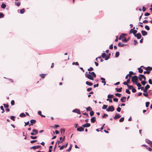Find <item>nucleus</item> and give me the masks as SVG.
Instances as JSON below:
<instances>
[{"label":"nucleus","mask_w":152,"mask_h":152,"mask_svg":"<svg viewBox=\"0 0 152 152\" xmlns=\"http://www.w3.org/2000/svg\"><path fill=\"white\" fill-rule=\"evenodd\" d=\"M150 88V86L148 84L145 87L144 90V92L146 93L147 92V90L148 88Z\"/></svg>","instance_id":"obj_13"},{"label":"nucleus","mask_w":152,"mask_h":152,"mask_svg":"<svg viewBox=\"0 0 152 152\" xmlns=\"http://www.w3.org/2000/svg\"><path fill=\"white\" fill-rule=\"evenodd\" d=\"M124 117H123L121 118L119 120V121L120 122H123L124 120Z\"/></svg>","instance_id":"obj_50"},{"label":"nucleus","mask_w":152,"mask_h":152,"mask_svg":"<svg viewBox=\"0 0 152 152\" xmlns=\"http://www.w3.org/2000/svg\"><path fill=\"white\" fill-rule=\"evenodd\" d=\"M4 106V107H5V108H8V107H9V105L8 104H3Z\"/></svg>","instance_id":"obj_57"},{"label":"nucleus","mask_w":152,"mask_h":152,"mask_svg":"<svg viewBox=\"0 0 152 152\" xmlns=\"http://www.w3.org/2000/svg\"><path fill=\"white\" fill-rule=\"evenodd\" d=\"M121 108L120 107H118L116 109L117 111L118 112H120L121 111Z\"/></svg>","instance_id":"obj_56"},{"label":"nucleus","mask_w":152,"mask_h":152,"mask_svg":"<svg viewBox=\"0 0 152 152\" xmlns=\"http://www.w3.org/2000/svg\"><path fill=\"white\" fill-rule=\"evenodd\" d=\"M113 95H108L107 96V97L108 98L111 99L113 98Z\"/></svg>","instance_id":"obj_48"},{"label":"nucleus","mask_w":152,"mask_h":152,"mask_svg":"<svg viewBox=\"0 0 152 152\" xmlns=\"http://www.w3.org/2000/svg\"><path fill=\"white\" fill-rule=\"evenodd\" d=\"M142 67H140L138 68L137 69L138 70V72L140 73H142L143 70L141 68Z\"/></svg>","instance_id":"obj_22"},{"label":"nucleus","mask_w":152,"mask_h":152,"mask_svg":"<svg viewBox=\"0 0 152 152\" xmlns=\"http://www.w3.org/2000/svg\"><path fill=\"white\" fill-rule=\"evenodd\" d=\"M4 15L2 12H0V18H2L4 17Z\"/></svg>","instance_id":"obj_40"},{"label":"nucleus","mask_w":152,"mask_h":152,"mask_svg":"<svg viewBox=\"0 0 152 152\" xmlns=\"http://www.w3.org/2000/svg\"><path fill=\"white\" fill-rule=\"evenodd\" d=\"M87 73V72H86V73L85 74L86 77L91 80H93V77L91 75L89 74H86Z\"/></svg>","instance_id":"obj_4"},{"label":"nucleus","mask_w":152,"mask_h":152,"mask_svg":"<svg viewBox=\"0 0 152 152\" xmlns=\"http://www.w3.org/2000/svg\"><path fill=\"white\" fill-rule=\"evenodd\" d=\"M150 15V13L149 12H147L144 14V15L146 16H148Z\"/></svg>","instance_id":"obj_59"},{"label":"nucleus","mask_w":152,"mask_h":152,"mask_svg":"<svg viewBox=\"0 0 152 152\" xmlns=\"http://www.w3.org/2000/svg\"><path fill=\"white\" fill-rule=\"evenodd\" d=\"M100 79L102 80V83H103L104 86L106 83V82L105 81V79L103 77H101L100 78Z\"/></svg>","instance_id":"obj_18"},{"label":"nucleus","mask_w":152,"mask_h":152,"mask_svg":"<svg viewBox=\"0 0 152 152\" xmlns=\"http://www.w3.org/2000/svg\"><path fill=\"white\" fill-rule=\"evenodd\" d=\"M30 138L32 139H35L37 138V137L36 136H30Z\"/></svg>","instance_id":"obj_49"},{"label":"nucleus","mask_w":152,"mask_h":152,"mask_svg":"<svg viewBox=\"0 0 152 152\" xmlns=\"http://www.w3.org/2000/svg\"><path fill=\"white\" fill-rule=\"evenodd\" d=\"M91 121L92 123H94L96 121V118L95 117H92L91 119Z\"/></svg>","instance_id":"obj_19"},{"label":"nucleus","mask_w":152,"mask_h":152,"mask_svg":"<svg viewBox=\"0 0 152 152\" xmlns=\"http://www.w3.org/2000/svg\"><path fill=\"white\" fill-rule=\"evenodd\" d=\"M135 84V85H136L138 87H140L142 86L141 85V84H140V83H138V82H136Z\"/></svg>","instance_id":"obj_42"},{"label":"nucleus","mask_w":152,"mask_h":152,"mask_svg":"<svg viewBox=\"0 0 152 152\" xmlns=\"http://www.w3.org/2000/svg\"><path fill=\"white\" fill-rule=\"evenodd\" d=\"M82 126L84 128L88 127L91 126V124L89 123H86L85 124L82 125Z\"/></svg>","instance_id":"obj_9"},{"label":"nucleus","mask_w":152,"mask_h":152,"mask_svg":"<svg viewBox=\"0 0 152 152\" xmlns=\"http://www.w3.org/2000/svg\"><path fill=\"white\" fill-rule=\"evenodd\" d=\"M32 131V132L30 133L32 135H36L38 133L37 130L36 129H33Z\"/></svg>","instance_id":"obj_5"},{"label":"nucleus","mask_w":152,"mask_h":152,"mask_svg":"<svg viewBox=\"0 0 152 152\" xmlns=\"http://www.w3.org/2000/svg\"><path fill=\"white\" fill-rule=\"evenodd\" d=\"M134 36L137 37V39H140L142 37V35L140 33H137L136 34H135Z\"/></svg>","instance_id":"obj_7"},{"label":"nucleus","mask_w":152,"mask_h":152,"mask_svg":"<svg viewBox=\"0 0 152 152\" xmlns=\"http://www.w3.org/2000/svg\"><path fill=\"white\" fill-rule=\"evenodd\" d=\"M62 139V137H60L59 138L60 140H58L57 141V143H58V144H59L60 143H61L63 142V141H62V140H61Z\"/></svg>","instance_id":"obj_20"},{"label":"nucleus","mask_w":152,"mask_h":152,"mask_svg":"<svg viewBox=\"0 0 152 152\" xmlns=\"http://www.w3.org/2000/svg\"><path fill=\"white\" fill-rule=\"evenodd\" d=\"M46 74H40L39 75V76L42 78H44L45 76H46Z\"/></svg>","instance_id":"obj_29"},{"label":"nucleus","mask_w":152,"mask_h":152,"mask_svg":"<svg viewBox=\"0 0 152 152\" xmlns=\"http://www.w3.org/2000/svg\"><path fill=\"white\" fill-rule=\"evenodd\" d=\"M77 130L79 132H83L84 130V129L83 128V127L82 126H80L77 128Z\"/></svg>","instance_id":"obj_10"},{"label":"nucleus","mask_w":152,"mask_h":152,"mask_svg":"<svg viewBox=\"0 0 152 152\" xmlns=\"http://www.w3.org/2000/svg\"><path fill=\"white\" fill-rule=\"evenodd\" d=\"M150 104V102H145V106L146 107H148Z\"/></svg>","instance_id":"obj_51"},{"label":"nucleus","mask_w":152,"mask_h":152,"mask_svg":"<svg viewBox=\"0 0 152 152\" xmlns=\"http://www.w3.org/2000/svg\"><path fill=\"white\" fill-rule=\"evenodd\" d=\"M31 123L32 124H35L36 122V121L35 120L32 119L30 121Z\"/></svg>","instance_id":"obj_30"},{"label":"nucleus","mask_w":152,"mask_h":152,"mask_svg":"<svg viewBox=\"0 0 152 152\" xmlns=\"http://www.w3.org/2000/svg\"><path fill=\"white\" fill-rule=\"evenodd\" d=\"M87 111H91L92 110V108L90 106H88V107L86 108Z\"/></svg>","instance_id":"obj_38"},{"label":"nucleus","mask_w":152,"mask_h":152,"mask_svg":"<svg viewBox=\"0 0 152 152\" xmlns=\"http://www.w3.org/2000/svg\"><path fill=\"white\" fill-rule=\"evenodd\" d=\"M132 91L133 93H135L136 92V90L133 87L132 89Z\"/></svg>","instance_id":"obj_58"},{"label":"nucleus","mask_w":152,"mask_h":152,"mask_svg":"<svg viewBox=\"0 0 152 152\" xmlns=\"http://www.w3.org/2000/svg\"><path fill=\"white\" fill-rule=\"evenodd\" d=\"M127 45V44H123L122 42H119L118 44V46L119 47H124Z\"/></svg>","instance_id":"obj_12"},{"label":"nucleus","mask_w":152,"mask_h":152,"mask_svg":"<svg viewBox=\"0 0 152 152\" xmlns=\"http://www.w3.org/2000/svg\"><path fill=\"white\" fill-rule=\"evenodd\" d=\"M141 33L142 35L143 36H145L147 34V32L145 30H142Z\"/></svg>","instance_id":"obj_15"},{"label":"nucleus","mask_w":152,"mask_h":152,"mask_svg":"<svg viewBox=\"0 0 152 152\" xmlns=\"http://www.w3.org/2000/svg\"><path fill=\"white\" fill-rule=\"evenodd\" d=\"M122 41L123 42H125V43H126V42H127L126 38L125 37H124V38H123V39H122Z\"/></svg>","instance_id":"obj_36"},{"label":"nucleus","mask_w":152,"mask_h":152,"mask_svg":"<svg viewBox=\"0 0 152 152\" xmlns=\"http://www.w3.org/2000/svg\"><path fill=\"white\" fill-rule=\"evenodd\" d=\"M137 32V30H133V34L134 36L135 35V34H137L136 33Z\"/></svg>","instance_id":"obj_52"},{"label":"nucleus","mask_w":152,"mask_h":152,"mask_svg":"<svg viewBox=\"0 0 152 152\" xmlns=\"http://www.w3.org/2000/svg\"><path fill=\"white\" fill-rule=\"evenodd\" d=\"M72 65H75V66H78L79 65V63H78L77 62H73L72 63Z\"/></svg>","instance_id":"obj_35"},{"label":"nucleus","mask_w":152,"mask_h":152,"mask_svg":"<svg viewBox=\"0 0 152 152\" xmlns=\"http://www.w3.org/2000/svg\"><path fill=\"white\" fill-rule=\"evenodd\" d=\"M91 75L93 77H95L96 75V74L95 73L93 72H92L91 73Z\"/></svg>","instance_id":"obj_37"},{"label":"nucleus","mask_w":152,"mask_h":152,"mask_svg":"<svg viewBox=\"0 0 152 152\" xmlns=\"http://www.w3.org/2000/svg\"><path fill=\"white\" fill-rule=\"evenodd\" d=\"M68 145V143L67 142L65 145H63L61 146L60 148V150H63L64 148H66Z\"/></svg>","instance_id":"obj_17"},{"label":"nucleus","mask_w":152,"mask_h":152,"mask_svg":"<svg viewBox=\"0 0 152 152\" xmlns=\"http://www.w3.org/2000/svg\"><path fill=\"white\" fill-rule=\"evenodd\" d=\"M108 116V115L106 114H104L102 115V118H105Z\"/></svg>","instance_id":"obj_45"},{"label":"nucleus","mask_w":152,"mask_h":152,"mask_svg":"<svg viewBox=\"0 0 152 152\" xmlns=\"http://www.w3.org/2000/svg\"><path fill=\"white\" fill-rule=\"evenodd\" d=\"M109 48L110 49H112L113 48V44L110 45L109 47Z\"/></svg>","instance_id":"obj_62"},{"label":"nucleus","mask_w":152,"mask_h":152,"mask_svg":"<svg viewBox=\"0 0 152 152\" xmlns=\"http://www.w3.org/2000/svg\"><path fill=\"white\" fill-rule=\"evenodd\" d=\"M86 84L87 85L89 86H92L93 85V83H92L88 82V81H86Z\"/></svg>","instance_id":"obj_25"},{"label":"nucleus","mask_w":152,"mask_h":152,"mask_svg":"<svg viewBox=\"0 0 152 152\" xmlns=\"http://www.w3.org/2000/svg\"><path fill=\"white\" fill-rule=\"evenodd\" d=\"M122 87H121L118 88H115V90L117 92H121L122 91Z\"/></svg>","instance_id":"obj_23"},{"label":"nucleus","mask_w":152,"mask_h":152,"mask_svg":"<svg viewBox=\"0 0 152 152\" xmlns=\"http://www.w3.org/2000/svg\"><path fill=\"white\" fill-rule=\"evenodd\" d=\"M145 28L148 31H149L150 29V27L147 25H146L145 26Z\"/></svg>","instance_id":"obj_34"},{"label":"nucleus","mask_w":152,"mask_h":152,"mask_svg":"<svg viewBox=\"0 0 152 152\" xmlns=\"http://www.w3.org/2000/svg\"><path fill=\"white\" fill-rule=\"evenodd\" d=\"M121 116L119 114L116 113V114L115 115V116L113 117V118L115 120H116L117 119L121 118Z\"/></svg>","instance_id":"obj_14"},{"label":"nucleus","mask_w":152,"mask_h":152,"mask_svg":"<svg viewBox=\"0 0 152 152\" xmlns=\"http://www.w3.org/2000/svg\"><path fill=\"white\" fill-rule=\"evenodd\" d=\"M115 110V108L113 106L111 105L109 106L108 108L106 109V111L107 112H113Z\"/></svg>","instance_id":"obj_3"},{"label":"nucleus","mask_w":152,"mask_h":152,"mask_svg":"<svg viewBox=\"0 0 152 152\" xmlns=\"http://www.w3.org/2000/svg\"><path fill=\"white\" fill-rule=\"evenodd\" d=\"M115 95L117 96L120 97L121 95V94L119 93H115Z\"/></svg>","instance_id":"obj_54"},{"label":"nucleus","mask_w":152,"mask_h":152,"mask_svg":"<svg viewBox=\"0 0 152 152\" xmlns=\"http://www.w3.org/2000/svg\"><path fill=\"white\" fill-rule=\"evenodd\" d=\"M126 34L125 33H122L120 36L119 38V40H121V39H123L125 37V36L126 35Z\"/></svg>","instance_id":"obj_8"},{"label":"nucleus","mask_w":152,"mask_h":152,"mask_svg":"<svg viewBox=\"0 0 152 152\" xmlns=\"http://www.w3.org/2000/svg\"><path fill=\"white\" fill-rule=\"evenodd\" d=\"M19 116L21 117H24L26 116V115L24 113H22L20 114Z\"/></svg>","instance_id":"obj_32"},{"label":"nucleus","mask_w":152,"mask_h":152,"mask_svg":"<svg viewBox=\"0 0 152 152\" xmlns=\"http://www.w3.org/2000/svg\"><path fill=\"white\" fill-rule=\"evenodd\" d=\"M0 108L2 110V111L1 112L2 113H4V108L2 106H1Z\"/></svg>","instance_id":"obj_47"},{"label":"nucleus","mask_w":152,"mask_h":152,"mask_svg":"<svg viewBox=\"0 0 152 152\" xmlns=\"http://www.w3.org/2000/svg\"><path fill=\"white\" fill-rule=\"evenodd\" d=\"M118 39H119L118 36H116V39L115 40V42H117L118 41Z\"/></svg>","instance_id":"obj_61"},{"label":"nucleus","mask_w":152,"mask_h":152,"mask_svg":"<svg viewBox=\"0 0 152 152\" xmlns=\"http://www.w3.org/2000/svg\"><path fill=\"white\" fill-rule=\"evenodd\" d=\"M15 117L14 116H11L10 117L11 119V120H13V121H15Z\"/></svg>","instance_id":"obj_55"},{"label":"nucleus","mask_w":152,"mask_h":152,"mask_svg":"<svg viewBox=\"0 0 152 152\" xmlns=\"http://www.w3.org/2000/svg\"><path fill=\"white\" fill-rule=\"evenodd\" d=\"M120 55V53L119 51H117L115 53V58L118 57Z\"/></svg>","instance_id":"obj_27"},{"label":"nucleus","mask_w":152,"mask_h":152,"mask_svg":"<svg viewBox=\"0 0 152 152\" xmlns=\"http://www.w3.org/2000/svg\"><path fill=\"white\" fill-rule=\"evenodd\" d=\"M6 7V5L4 4L3 2L2 3V4L1 5V7L2 9H5Z\"/></svg>","instance_id":"obj_21"},{"label":"nucleus","mask_w":152,"mask_h":152,"mask_svg":"<svg viewBox=\"0 0 152 152\" xmlns=\"http://www.w3.org/2000/svg\"><path fill=\"white\" fill-rule=\"evenodd\" d=\"M127 86L128 87L129 89H132L133 88V86L132 85L130 86L127 85Z\"/></svg>","instance_id":"obj_39"},{"label":"nucleus","mask_w":152,"mask_h":152,"mask_svg":"<svg viewBox=\"0 0 152 152\" xmlns=\"http://www.w3.org/2000/svg\"><path fill=\"white\" fill-rule=\"evenodd\" d=\"M147 83V82L145 81V80H143L141 82V83L142 84L143 86H145V84Z\"/></svg>","instance_id":"obj_33"},{"label":"nucleus","mask_w":152,"mask_h":152,"mask_svg":"<svg viewBox=\"0 0 152 152\" xmlns=\"http://www.w3.org/2000/svg\"><path fill=\"white\" fill-rule=\"evenodd\" d=\"M72 112L77 113L78 114H80V110L79 109H75L72 110Z\"/></svg>","instance_id":"obj_11"},{"label":"nucleus","mask_w":152,"mask_h":152,"mask_svg":"<svg viewBox=\"0 0 152 152\" xmlns=\"http://www.w3.org/2000/svg\"><path fill=\"white\" fill-rule=\"evenodd\" d=\"M113 100L115 102H117L118 101V99L117 98H114L113 99Z\"/></svg>","instance_id":"obj_63"},{"label":"nucleus","mask_w":152,"mask_h":152,"mask_svg":"<svg viewBox=\"0 0 152 152\" xmlns=\"http://www.w3.org/2000/svg\"><path fill=\"white\" fill-rule=\"evenodd\" d=\"M102 57L106 61L107 60L110 58L108 56L107 54L104 53V51H103V53H102Z\"/></svg>","instance_id":"obj_2"},{"label":"nucleus","mask_w":152,"mask_h":152,"mask_svg":"<svg viewBox=\"0 0 152 152\" xmlns=\"http://www.w3.org/2000/svg\"><path fill=\"white\" fill-rule=\"evenodd\" d=\"M41 147V146L40 145H38L37 146L35 145L31 147L30 149H33L34 150H35L36 149L40 148Z\"/></svg>","instance_id":"obj_6"},{"label":"nucleus","mask_w":152,"mask_h":152,"mask_svg":"<svg viewBox=\"0 0 152 152\" xmlns=\"http://www.w3.org/2000/svg\"><path fill=\"white\" fill-rule=\"evenodd\" d=\"M94 112L92 111V110H91V111L90 112V115L91 116H92L94 115Z\"/></svg>","instance_id":"obj_44"},{"label":"nucleus","mask_w":152,"mask_h":152,"mask_svg":"<svg viewBox=\"0 0 152 152\" xmlns=\"http://www.w3.org/2000/svg\"><path fill=\"white\" fill-rule=\"evenodd\" d=\"M146 142L148 143V144H149L152 141H151L150 140L148 139H145Z\"/></svg>","instance_id":"obj_43"},{"label":"nucleus","mask_w":152,"mask_h":152,"mask_svg":"<svg viewBox=\"0 0 152 152\" xmlns=\"http://www.w3.org/2000/svg\"><path fill=\"white\" fill-rule=\"evenodd\" d=\"M11 104L12 106L13 105L15 104V101L14 100H12L11 102Z\"/></svg>","instance_id":"obj_64"},{"label":"nucleus","mask_w":152,"mask_h":152,"mask_svg":"<svg viewBox=\"0 0 152 152\" xmlns=\"http://www.w3.org/2000/svg\"><path fill=\"white\" fill-rule=\"evenodd\" d=\"M25 12V10L24 8H23L22 9H21L20 10V13L21 14H23Z\"/></svg>","instance_id":"obj_28"},{"label":"nucleus","mask_w":152,"mask_h":152,"mask_svg":"<svg viewBox=\"0 0 152 152\" xmlns=\"http://www.w3.org/2000/svg\"><path fill=\"white\" fill-rule=\"evenodd\" d=\"M126 93L128 94H131L130 91L128 89H127L126 90Z\"/></svg>","instance_id":"obj_53"},{"label":"nucleus","mask_w":152,"mask_h":152,"mask_svg":"<svg viewBox=\"0 0 152 152\" xmlns=\"http://www.w3.org/2000/svg\"><path fill=\"white\" fill-rule=\"evenodd\" d=\"M38 114L40 115L42 117H45V115H43L42 114V112L40 111H39L38 112Z\"/></svg>","instance_id":"obj_24"},{"label":"nucleus","mask_w":152,"mask_h":152,"mask_svg":"<svg viewBox=\"0 0 152 152\" xmlns=\"http://www.w3.org/2000/svg\"><path fill=\"white\" fill-rule=\"evenodd\" d=\"M126 97L125 96H123L121 99V101L122 102H124L126 100Z\"/></svg>","instance_id":"obj_16"},{"label":"nucleus","mask_w":152,"mask_h":152,"mask_svg":"<svg viewBox=\"0 0 152 152\" xmlns=\"http://www.w3.org/2000/svg\"><path fill=\"white\" fill-rule=\"evenodd\" d=\"M102 57L101 56H100L98 57V59H99L100 60V61L101 62H102L103 61V59L102 58Z\"/></svg>","instance_id":"obj_41"},{"label":"nucleus","mask_w":152,"mask_h":152,"mask_svg":"<svg viewBox=\"0 0 152 152\" xmlns=\"http://www.w3.org/2000/svg\"><path fill=\"white\" fill-rule=\"evenodd\" d=\"M132 81L133 84H135L136 82H138V79L137 76V75H134L132 77Z\"/></svg>","instance_id":"obj_1"},{"label":"nucleus","mask_w":152,"mask_h":152,"mask_svg":"<svg viewBox=\"0 0 152 152\" xmlns=\"http://www.w3.org/2000/svg\"><path fill=\"white\" fill-rule=\"evenodd\" d=\"M107 105H106L105 104H104V105H103L102 107V109H107Z\"/></svg>","instance_id":"obj_46"},{"label":"nucleus","mask_w":152,"mask_h":152,"mask_svg":"<svg viewBox=\"0 0 152 152\" xmlns=\"http://www.w3.org/2000/svg\"><path fill=\"white\" fill-rule=\"evenodd\" d=\"M20 1H18V2H15V4L18 7H19L20 5Z\"/></svg>","instance_id":"obj_26"},{"label":"nucleus","mask_w":152,"mask_h":152,"mask_svg":"<svg viewBox=\"0 0 152 152\" xmlns=\"http://www.w3.org/2000/svg\"><path fill=\"white\" fill-rule=\"evenodd\" d=\"M142 8V11L143 12H145L146 10V8L144 6H143Z\"/></svg>","instance_id":"obj_60"},{"label":"nucleus","mask_w":152,"mask_h":152,"mask_svg":"<svg viewBox=\"0 0 152 152\" xmlns=\"http://www.w3.org/2000/svg\"><path fill=\"white\" fill-rule=\"evenodd\" d=\"M72 147V145L71 144L70 145V147H69V148L68 149L66 150V151L67 152L70 151L71 150Z\"/></svg>","instance_id":"obj_31"}]
</instances>
